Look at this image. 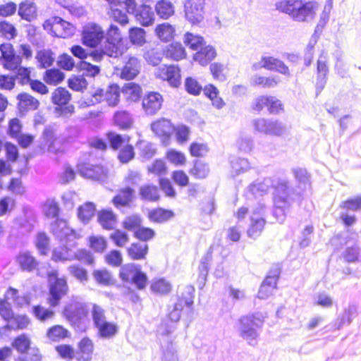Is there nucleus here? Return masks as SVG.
Here are the masks:
<instances>
[{
	"label": "nucleus",
	"instance_id": "63",
	"mask_svg": "<svg viewBox=\"0 0 361 361\" xmlns=\"http://www.w3.org/2000/svg\"><path fill=\"white\" fill-rule=\"evenodd\" d=\"M68 333V331L63 326L56 325L49 329L47 337L53 341H57L66 338Z\"/></svg>",
	"mask_w": 361,
	"mask_h": 361
},
{
	"label": "nucleus",
	"instance_id": "30",
	"mask_svg": "<svg viewBox=\"0 0 361 361\" xmlns=\"http://www.w3.org/2000/svg\"><path fill=\"white\" fill-rule=\"evenodd\" d=\"M37 66L40 69L47 68L51 66L55 61V54L49 49L39 50L35 56Z\"/></svg>",
	"mask_w": 361,
	"mask_h": 361
},
{
	"label": "nucleus",
	"instance_id": "54",
	"mask_svg": "<svg viewBox=\"0 0 361 361\" xmlns=\"http://www.w3.org/2000/svg\"><path fill=\"white\" fill-rule=\"evenodd\" d=\"M231 174L233 176L239 175L242 172H245L250 169V164L246 159L235 158L231 161Z\"/></svg>",
	"mask_w": 361,
	"mask_h": 361
},
{
	"label": "nucleus",
	"instance_id": "29",
	"mask_svg": "<svg viewBox=\"0 0 361 361\" xmlns=\"http://www.w3.org/2000/svg\"><path fill=\"white\" fill-rule=\"evenodd\" d=\"M154 32L161 42H168L174 38L176 30L170 23H164L156 25Z\"/></svg>",
	"mask_w": 361,
	"mask_h": 361
},
{
	"label": "nucleus",
	"instance_id": "20",
	"mask_svg": "<svg viewBox=\"0 0 361 361\" xmlns=\"http://www.w3.org/2000/svg\"><path fill=\"white\" fill-rule=\"evenodd\" d=\"M162 102V96L158 92H149L144 96L142 106L147 114L153 115L161 109Z\"/></svg>",
	"mask_w": 361,
	"mask_h": 361
},
{
	"label": "nucleus",
	"instance_id": "58",
	"mask_svg": "<svg viewBox=\"0 0 361 361\" xmlns=\"http://www.w3.org/2000/svg\"><path fill=\"white\" fill-rule=\"evenodd\" d=\"M126 11L123 12L122 9L117 8V6H111L109 11V15L114 21L118 23L122 26L127 25L129 23L128 17Z\"/></svg>",
	"mask_w": 361,
	"mask_h": 361
},
{
	"label": "nucleus",
	"instance_id": "42",
	"mask_svg": "<svg viewBox=\"0 0 361 361\" xmlns=\"http://www.w3.org/2000/svg\"><path fill=\"white\" fill-rule=\"evenodd\" d=\"M185 90H219L218 88L213 84L209 83L202 85L195 78L192 76H188L184 80Z\"/></svg>",
	"mask_w": 361,
	"mask_h": 361
},
{
	"label": "nucleus",
	"instance_id": "26",
	"mask_svg": "<svg viewBox=\"0 0 361 361\" xmlns=\"http://www.w3.org/2000/svg\"><path fill=\"white\" fill-rule=\"evenodd\" d=\"M105 43L112 48H118L123 42V39L118 27L111 24L105 32Z\"/></svg>",
	"mask_w": 361,
	"mask_h": 361
},
{
	"label": "nucleus",
	"instance_id": "44",
	"mask_svg": "<svg viewBox=\"0 0 361 361\" xmlns=\"http://www.w3.org/2000/svg\"><path fill=\"white\" fill-rule=\"evenodd\" d=\"M250 82L252 86L261 88H272L277 85L274 78L264 77L255 75L250 78Z\"/></svg>",
	"mask_w": 361,
	"mask_h": 361
},
{
	"label": "nucleus",
	"instance_id": "2",
	"mask_svg": "<svg viewBox=\"0 0 361 361\" xmlns=\"http://www.w3.org/2000/svg\"><path fill=\"white\" fill-rule=\"evenodd\" d=\"M288 182L281 181L276 186V193L274 194V208L273 214L276 220L283 223L285 221L286 213L288 212L292 203L297 200L298 192H288Z\"/></svg>",
	"mask_w": 361,
	"mask_h": 361
},
{
	"label": "nucleus",
	"instance_id": "28",
	"mask_svg": "<svg viewBox=\"0 0 361 361\" xmlns=\"http://www.w3.org/2000/svg\"><path fill=\"white\" fill-rule=\"evenodd\" d=\"M164 53L167 58L171 59L173 61H180L186 56V51L185 47L180 42H173L168 44Z\"/></svg>",
	"mask_w": 361,
	"mask_h": 361
},
{
	"label": "nucleus",
	"instance_id": "6",
	"mask_svg": "<svg viewBox=\"0 0 361 361\" xmlns=\"http://www.w3.org/2000/svg\"><path fill=\"white\" fill-rule=\"evenodd\" d=\"M119 276L123 281L133 284L140 290L144 289L146 286L147 276L141 271L139 264L129 263L122 266Z\"/></svg>",
	"mask_w": 361,
	"mask_h": 361
},
{
	"label": "nucleus",
	"instance_id": "53",
	"mask_svg": "<svg viewBox=\"0 0 361 361\" xmlns=\"http://www.w3.org/2000/svg\"><path fill=\"white\" fill-rule=\"evenodd\" d=\"M140 195L144 200L156 201L159 199L158 188L152 185H146L140 188Z\"/></svg>",
	"mask_w": 361,
	"mask_h": 361
},
{
	"label": "nucleus",
	"instance_id": "23",
	"mask_svg": "<svg viewBox=\"0 0 361 361\" xmlns=\"http://www.w3.org/2000/svg\"><path fill=\"white\" fill-rule=\"evenodd\" d=\"M216 56V51L212 45H204L193 54V60L201 66H207Z\"/></svg>",
	"mask_w": 361,
	"mask_h": 361
},
{
	"label": "nucleus",
	"instance_id": "41",
	"mask_svg": "<svg viewBox=\"0 0 361 361\" xmlns=\"http://www.w3.org/2000/svg\"><path fill=\"white\" fill-rule=\"evenodd\" d=\"M157 15L163 19H168L174 13V6L167 0H160L155 5Z\"/></svg>",
	"mask_w": 361,
	"mask_h": 361
},
{
	"label": "nucleus",
	"instance_id": "5",
	"mask_svg": "<svg viewBox=\"0 0 361 361\" xmlns=\"http://www.w3.org/2000/svg\"><path fill=\"white\" fill-rule=\"evenodd\" d=\"M42 26L51 35L59 38L71 37L75 32V27L72 23L58 16L47 19Z\"/></svg>",
	"mask_w": 361,
	"mask_h": 361
},
{
	"label": "nucleus",
	"instance_id": "35",
	"mask_svg": "<svg viewBox=\"0 0 361 361\" xmlns=\"http://www.w3.org/2000/svg\"><path fill=\"white\" fill-rule=\"evenodd\" d=\"M127 252L131 259H143L148 252V245L145 243H132L127 249Z\"/></svg>",
	"mask_w": 361,
	"mask_h": 361
},
{
	"label": "nucleus",
	"instance_id": "38",
	"mask_svg": "<svg viewBox=\"0 0 361 361\" xmlns=\"http://www.w3.org/2000/svg\"><path fill=\"white\" fill-rule=\"evenodd\" d=\"M329 73V67L326 61L318 59L317 61V90L324 89L326 82V75Z\"/></svg>",
	"mask_w": 361,
	"mask_h": 361
},
{
	"label": "nucleus",
	"instance_id": "40",
	"mask_svg": "<svg viewBox=\"0 0 361 361\" xmlns=\"http://www.w3.org/2000/svg\"><path fill=\"white\" fill-rule=\"evenodd\" d=\"M98 221L103 228L111 230L116 225V218L111 211L103 210L98 213Z\"/></svg>",
	"mask_w": 361,
	"mask_h": 361
},
{
	"label": "nucleus",
	"instance_id": "3",
	"mask_svg": "<svg viewBox=\"0 0 361 361\" xmlns=\"http://www.w3.org/2000/svg\"><path fill=\"white\" fill-rule=\"evenodd\" d=\"M262 323L263 319L259 314L242 317L238 321L237 327L239 336L245 340L249 345H255L259 336V329L261 328Z\"/></svg>",
	"mask_w": 361,
	"mask_h": 361
},
{
	"label": "nucleus",
	"instance_id": "52",
	"mask_svg": "<svg viewBox=\"0 0 361 361\" xmlns=\"http://www.w3.org/2000/svg\"><path fill=\"white\" fill-rule=\"evenodd\" d=\"M114 123L121 128L127 129L131 127L133 118L130 114L126 111H117L114 114Z\"/></svg>",
	"mask_w": 361,
	"mask_h": 361
},
{
	"label": "nucleus",
	"instance_id": "50",
	"mask_svg": "<svg viewBox=\"0 0 361 361\" xmlns=\"http://www.w3.org/2000/svg\"><path fill=\"white\" fill-rule=\"evenodd\" d=\"M68 87L71 90H85L88 82L84 75H73L68 78Z\"/></svg>",
	"mask_w": 361,
	"mask_h": 361
},
{
	"label": "nucleus",
	"instance_id": "12",
	"mask_svg": "<svg viewBox=\"0 0 361 361\" xmlns=\"http://www.w3.org/2000/svg\"><path fill=\"white\" fill-rule=\"evenodd\" d=\"M79 173L86 178L104 182L108 176V171L100 165L89 163L80 164L78 166Z\"/></svg>",
	"mask_w": 361,
	"mask_h": 361
},
{
	"label": "nucleus",
	"instance_id": "36",
	"mask_svg": "<svg viewBox=\"0 0 361 361\" xmlns=\"http://www.w3.org/2000/svg\"><path fill=\"white\" fill-rule=\"evenodd\" d=\"M265 225L264 217L250 216V224L247 229V235L256 238L260 235Z\"/></svg>",
	"mask_w": 361,
	"mask_h": 361
},
{
	"label": "nucleus",
	"instance_id": "62",
	"mask_svg": "<svg viewBox=\"0 0 361 361\" xmlns=\"http://www.w3.org/2000/svg\"><path fill=\"white\" fill-rule=\"evenodd\" d=\"M91 315L93 321L94 327L106 322V317L105 316V310L99 305L94 304L92 305Z\"/></svg>",
	"mask_w": 361,
	"mask_h": 361
},
{
	"label": "nucleus",
	"instance_id": "19",
	"mask_svg": "<svg viewBox=\"0 0 361 361\" xmlns=\"http://www.w3.org/2000/svg\"><path fill=\"white\" fill-rule=\"evenodd\" d=\"M281 181L287 180L285 179H274L272 178H265L262 180H256L249 186V191L257 197L262 195L271 188H274L275 193H276V186Z\"/></svg>",
	"mask_w": 361,
	"mask_h": 361
},
{
	"label": "nucleus",
	"instance_id": "31",
	"mask_svg": "<svg viewBox=\"0 0 361 361\" xmlns=\"http://www.w3.org/2000/svg\"><path fill=\"white\" fill-rule=\"evenodd\" d=\"M174 216V212L163 208L154 209L149 212V219L154 223L163 224L171 219Z\"/></svg>",
	"mask_w": 361,
	"mask_h": 361
},
{
	"label": "nucleus",
	"instance_id": "18",
	"mask_svg": "<svg viewBox=\"0 0 361 361\" xmlns=\"http://www.w3.org/2000/svg\"><path fill=\"white\" fill-rule=\"evenodd\" d=\"M292 172L298 183V187L297 188H294L288 185V190H287V192H299V194L297 195V199L299 200L303 192L310 185V175L307 172L306 169L302 168L293 169Z\"/></svg>",
	"mask_w": 361,
	"mask_h": 361
},
{
	"label": "nucleus",
	"instance_id": "37",
	"mask_svg": "<svg viewBox=\"0 0 361 361\" xmlns=\"http://www.w3.org/2000/svg\"><path fill=\"white\" fill-rule=\"evenodd\" d=\"M184 44L189 49L197 51L205 45V41L201 35L187 32L184 35Z\"/></svg>",
	"mask_w": 361,
	"mask_h": 361
},
{
	"label": "nucleus",
	"instance_id": "43",
	"mask_svg": "<svg viewBox=\"0 0 361 361\" xmlns=\"http://www.w3.org/2000/svg\"><path fill=\"white\" fill-rule=\"evenodd\" d=\"M129 39L132 44L142 46L146 42V32L139 27H132L129 29Z\"/></svg>",
	"mask_w": 361,
	"mask_h": 361
},
{
	"label": "nucleus",
	"instance_id": "57",
	"mask_svg": "<svg viewBox=\"0 0 361 361\" xmlns=\"http://www.w3.org/2000/svg\"><path fill=\"white\" fill-rule=\"evenodd\" d=\"M30 324V319L25 315H16L11 318L7 324L6 328L10 329H23L27 328Z\"/></svg>",
	"mask_w": 361,
	"mask_h": 361
},
{
	"label": "nucleus",
	"instance_id": "17",
	"mask_svg": "<svg viewBox=\"0 0 361 361\" xmlns=\"http://www.w3.org/2000/svg\"><path fill=\"white\" fill-rule=\"evenodd\" d=\"M280 271L278 268L272 269L269 271L265 280L262 283L258 292V298L259 299H267L274 293L276 288V283L279 279Z\"/></svg>",
	"mask_w": 361,
	"mask_h": 361
},
{
	"label": "nucleus",
	"instance_id": "49",
	"mask_svg": "<svg viewBox=\"0 0 361 361\" xmlns=\"http://www.w3.org/2000/svg\"><path fill=\"white\" fill-rule=\"evenodd\" d=\"M95 206L92 202H87L78 208V216L84 224H87L94 216Z\"/></svg>",
	"mask_w": 361,
	"mask_h": 361
},
{
	"label": "nucleus",
	"instance_id": "33",
	"mask_svg": "<svg viewBox=\"0 0 361 361\" xmlns=\"http://www.w3.org/2000/svg\"><path fill=\"white\" fill-rule=\"evenodd\" d=\"M0 63L4 69L14 71L22 66V56L16 51L0 59Z\"/></svg>",
	"mask_w": 361,
	"mask_h": 361
},
{
	"label": "nucleus",
	"instance_id": "4",
	"mask_svg": "<svg viewBox=\"0 0 361 361\" xmlns=\"http://www.w3.org/2000/svg\"><path fill=\"white\" fill-rule=\"evenodd\" d=\"M58 276V271L56 269L47 272L49 284L48 302L51 307L57 306L68 290L66 280L64 278H59Z\"/></svg>",
	"mask_w": 361,
	"mask_h": 361
},
{
	"label": "nucleus",
	"instance_id": "24",
	"mask_svg": "<svg viewBox=\"0 0 361 361\" xmlns=\"http://www.w3.org/2000/svg\"><path fill=\"white\" fill-rule=\"evenodd\" d=\"M140 73V63L135 57H130L121 69L120 75L122 79L133 80Z\"/></svg>",
	"mask_w": 361,
	"mask_h": 361
},
{
	"label": "nucleus",
	"instance_id": "7",
	"mask_svg": "<svg viewBox=\"0 0 361 361\" xmlns=\"http://www.w3.org/2000/svg\"><path fill=\"white\" fill-rule=\"evenodd\" d=\"M126 12L133 14L141 25L147 27L154 23V13L152 8L145 4L137 7L135 0H128Z\"/></svg>",
	"mask_w": 361,
	"mask_h": 361
},
{
	"label": "nucleus",
	"instance_id": "11",
	"mask_svg": "<svg viewBox=\"0 0 361 361\" xmlns=\"http://www.w3.org/2000/svg\"><path fill=\"white\" fill-rule=\"evenodd\" d=\"M194 288L191 286L187 287L185 295L178 297L177 301L174 303L173 308L169 312V318L172 322H177L180 318L181 312L184 307L190 309L193 304L192 293Z\"/></svg>",
	"mask_w": 361,
	"mask_h": 361
},
{
	"label": "nucleus",
	"instance_id": "56",
	"mask_svg": "<svg viewBox=\"0 0 361 361\" xmlns=\"http://www.w3.org/2000/svg\"><path fill=\"white\" fill-rule=\"evenodd\" d=\"M209 172V168L208 164L200 160L195 161L194 166L190 171V174L197 178L207 177Z\"/></svg>",
	"mask_w": 361,
	"mask_h": 361
},
{
	"label": "nucleus",
	"instance_id": "14",
	"mask_svg": "<svg viewBox=\"0 0 361 361\" xmlns=\"http://www.w3.org/2000/svg\"><path fill=\"white\" fill-rule=\"evenodd\" d=\"M91 98L82 101L81 106H89L105 101L109 106H116L119 101V92H94Z\"/></svg>",
	"mask_w": 361,
	"mask_h": 361
},
{
	"label": "nucleus",
	"instance_id": "25",
	"mask_svg": "<svg viewBox=\"0 0 361 361\" xmlns=\"http://www.w3.org/2000/svg\"><path fill=\"white\" fill-rule=\"evenodd\" d=\"M18 15L22 20L31 22L37 18V6L33 1H24L20 3Z\"/></svg>",
	"mask_w": 361,
	"mask_h": 361
},
{
	"label": "nucleus",
	"instance_id": "13",
	"mask_svg": "<svg viewBox=\"0 0 361 361\" xmlns=\"http://www.w3.org/2000/svg\"><path fill=\"white\" fill-rule=\"evenodd\" d=\"M180 68L178 65H164L159 69L158 77L166 81L172 88H178L181 84Z\"/></svg>",
	"mask_w": 361,
	"mask_h": 361
},
{
	"label": "nucleus",
	"instance_id": "9",
	"mask_svg": "<svg viewBox=\"0 0 361 361\" xmlns=\"http://www.w3.org/2000/svg\"><path fill=\"white\" fill-rule=\"evenodd\" d=\"M105 32L95 23H90L83 27L81 34L82 44L87 47H94L102 44Z\"/></svg>",
	"mask_w": 361,
	"mask_h": 361
},
{
	"label": "nucleus",
	"instance_id": "45",
	"mask_svg": "<svg viewBox=\"0 0 361 361\" xmlns=\"http://www.w3.org/2000/svg\"><path fill=\"white\" fill-rule=\"evenodd\" d=\"M18 98L20 110H34L38 107L39 102L37 99L26 92L19 94Z\"/></svg>",
	"mask_w": 361,
	"mask_h": 361
},
{
	"label": "nucleus",
	"instance_id": "15",
	"mask_svg": "<svg viewBox=\"0 0 361 361\" xmlns=\"http://www.w3.org/2000/svg\"><path fill=\"white\" fill-rule=\"evenodd\" d=\"M151 129L157 136L161 138L163 143L167 145L171 135L175 130V127L170 120L161 118L152 123Z\"/></svg>",
	"mask_w": 361,
	"mask_h": 361
},
{
	"label": "nucleus",
	"instance_id": "61",
	"mask_svg": "<svg viewBox=\"0 0 361 361\" xmlns=\"http://www.w3.org/2000/svg\"><path fill=\"white\" fill-rule=\"evenodd\" d=\"M15 26L6 20L0 21V35L7 39H13L17 36Z\"/></svg>",
	"mask_w": 361,
	"mask_h": 361
},
{
	"label": "nucleus",
	"instance_id": "34",
	"mask_svg": "<svg viewBox=\"0 0 361 361\" xmlns=\"http://www.w3.org/2000/svg\"><path fill=\"white\" fill-rule=\"evenodd\" d=\"M65 73L59 68H51L47 69L43 74V80L45 83L51 85H57L64 79Z\"/></svg>",
	"mask_w": 361,
	"mask_h": 361
},
{
	"label": "nucleus",
	"instance_id": "32",
	"mask_svg": "<svg viewBox=\"0 0 361 361\" xmlns=\"http://www.w3.org/2000/svg\"><path fill=\"white\" fill-rule=\"evenodd\" d=\"M75 258V251L66 245L56 247L52 251L51 259L56 262L72 261Z\"/></svg>",
	"mask_w": 361,
	"mask_h": 361
},
{
	"label": "nucleus",
	"instance_id": "27",
	"mask_svg": "<svg viewBox=\"0 0 361 361\" xmlns=\"http://www.w3.org/2000/svg\"><path fill=\"white\" fill-rule=\"evenodd\" d=\"M63 314L69 320L77 321L85 314V307L81 302L71 301L66 306Z\"/></svg>",
	"mask_w": 361,
	"mask_h": 361
},
{
	"label": "nucleus",
	"instance_id": "16",
	"mask_svg": "<svg viewBox=\"0 0 361 361\" xmlns=\"http://www.w3.org/2000/svg\"><path fill=\"white\" fill-rule=\"evenodd\" d=\"M52 233L60 240L71 241L76 238L74 230L68 226L67 222L61 219H56L51 224Z\"/></svg>",
	"mask_w": 361,
	"mask_h": 361
},
{
	"label": "nucleus",
	"instance_id": "21",
	"mask_svg": "<svg viewBox=\"0 0 361 361\" xmlns=\"http://www.w3.org/2000/svg\"><path fill=\"white\" fill-rule=\"evenodd\" d=\"M262 63L266 70L276 71L286 76L290 75L288 67L279 59L262 56Z\"/></svg>",
	"mask_w": 361,
	"mask_h": 361
},
{
	"label": "nucleus",
	"instance_id": "10",
	"mask_svg": "<svg viewBox=\"0 0 361 361\" xmlns=\"http://www.w3.org/2000/svg\"><path fill=\"white\" fill-rule=\"evenodd\" d=\"M33 68L27 66H20L13 71L16 82L20 86L28 85L31 90H48L47 85L41 80L32 78Z\"/></svg>",
	"mask_w": 361,
	"mask_h": 361
},
{
	"label": "nucleus",
	"instance_id": "47",
	"mask_svg": "<svg viewBox=\"0 0 361 361\" xmlns=\"http://www.w3.org/2000/svg\"><path fill=\"white\" fill-rule=\"evenodd\" d=\"M171 283L164 278L155 279L151 284L152 292L159 295L169 294L171 290Z\"/></svg>",
	"mask_w": 361,
	"mask_h": 361
},
{
	"label": "nucleus",
	"instance_id": "48",
	"mask_svg": "<svg viewBox=\"0 0 361 361\" xmlns=\"http://www.w3.org/2000/svg\"><path fill=\"white\" fill-rule=\"evenodd\" d=\"M78 72L83 71L82 75L85 76L94 77L100 73V67L93 65L86 61H80L76 66Z\"/></svg>",
	"mask_w": 361,
	"mask_h": 361
},
{
	"label": "nucleus",
	"instance_id": "46",
	"mask_svg": "<svg viewBox=\"0 0 361 361\" xmlns=\"http://www.w3.org/2000/svg\"><path fill=\"white\" fill-rule=\"evenodd\" d=\"M35 215L30 209H24V216L19 219V226L25 232H30L34 228Z\"/></svg>",
	"mask_w": 361,
	"mask_h": 361
},
{
	"label": "nucleus",
	"instance_id": "60",
	"mask_svg": "<svg viewBox=\"0 0 361 361\" xmlns=\"http://www.w3.org/2000/svg\"><path fill=\"white\" fill-rule=\"evenodd\" d=\"M288 132L287 126L281 121L270 119L268 135L282 136Z\"/></svg>",
	"mask_w": 361,
	"mask_h": 361
},
{
	"label": "nucleus",
	"instance_id": "1",
	"mask_svg": "<svg viewBox=\"0 0 361 361\" xmlns=\"http://www.w3.org/2000/svg\"><path fill=\"white\" fill-rule=\"evenodd\" d=\"M276 9L286 13L295 22L307 23L314 20L319 4L315 0H281L275 4Z\"/></svg>",
	"mask_w": 361,
	"mask_h": 361
},
{
	"label": "nucleus",
	"instance_id": "59",
	"mask_svg": "<svg viewBox=\"0 0 361 361\" xmlns=\"http://www.w3.org/2000/svg\"><path fill=\"white\" fill-rule=\"evenodd\" d=\"M35 245L42 255L47 254L49 247V238L44 232L38 233L36 235Z\"/></svg>",
	"mask_w": 361,
	"mask_h": 361
},
{
	"label": "nucleus",
	"instance_id": "8",
	"mask_svg": "<svg viewBox=\"0 0 361 361\" xmlns=\"http://www.w3.org/2000/svg\"><path fill=\"white\" fill-rule=\"evenodd\" d=\"M206 0H185L184 16L192 25H199L204 18Z\"/></svg>",
	"mask_w": 361,
	"mask_h": 361
},
{
	"label": "nucleus",
	"instance_id": "51",
	"mask_svg": "<svg viewBox=\"0 0 361 361\" xmlns=\"http://www.w3.org/2000/svg\"><path fill=\"white\" fill-rule=\"evenodd\" d=\"M98 331V335L101 338H109L114 336L117 332V326L109 322L102 323L95 327Z\"/></svg>",
	"mask_w": 361,
	"mask_h": 361
},
{
	"label": "nucleus",
	"instance_id": "55",
	"mask_svg": "<svg viewBox=\"0 0 361 361\" xmlns=\"http://www.w3.org/2000/svg\"><path fill=\"white\" fill-rule=\"evenodd\" d=\"M56 64L61 69L67 71H73L77 66L73 58L66 53H63L59 56Z\"/></svg>",
	"mask_w": 361,
	"mask_h": 361
},
{
	"label": "nucleus",
	"instance_id": "22",
	"mask_svg": "<svg viewBox=\"0 0 361 361\" xmlns=\"http://www.w3.org/2000/svg\"><path fill=\"white\" fill-rule=\"evenodd\" d=\"M16 261L20 269L27 272L35 271L39 265L36 258L27 251L20 252L17 256Z\"/></svg>",
	"mask_w": 361,
	"mask_h": 361
},
{
	"label": "nucleus",
	"instance_id": "39",
	"mask_svg": "<svg viewBox=\"0 0 361 361\" xmlns=\"http://www.w3.org/2000/svg\"><path fill=\"white\" fill-rule=\"evenodd\" d=\"M134 190L128 187L121 190L113 199V203L116 207L128 205L133 200Z\"/></svg>",
	"mask_w": 361,
	"mask_h": 361
},
{
	"label": "nucleus",
	"instance_id": "64",
	"mask_svg": "<svg viewBox=\"0 0 361 361\" xmlns=\"http://www.w3.org/2000/svg\"><path fill=\"white\" fill-rule=\"evenodd\" d=\"M33 314L41 322H46L54 317V312L50 309L45 308L41 305L33 307Z\"/></svg>",
	"mask_w": 361,
	"mask_h": 361
}]
</instances>
